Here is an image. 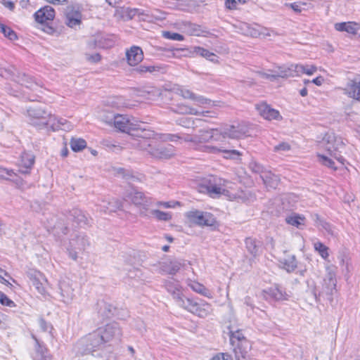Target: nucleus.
<instances>
[{
  "mask_svg": "<svg viewBox=\"0 0 360 360\" xmlns=\"http://www.w3.org/2000/svg\"><path fill=\"white\" fill-rule=\"evenodd\" d=\"M136 136L138 139H133L132 146L156 159H169L175 155L173 146H163L159 143V141H176L181 139L179 134H155L153 131L145 130L141 131V134H137Z\"/></svg>",
  "mask_w": 360,
  "mask_h": 360,
  "instance_id": "1",
  "label": "nucleus"
},
{
  "mask_svg": "<svg viewBox=\"0 0 360 360\" xmlns=\"http://www.w3.org/2000/svg\"><path fill=\"white\" fill-rule=\"evenodd\" d=\"M186 142H190L191 146L198 151L206 153L207 151L202 150L204 147H217V146L209 145L210 143L221 142V134L220 130L217 129H201L198 131V134L191 136L186 135L182 137Z\"/></svg>",
  "mask_w": 360,
  "mask_h": 360,
  "instance_id": "2",
  "label": "nucleus"
},
{
  "mask_svg": "<svg viewBox=\"0 0 360 360\" xmlns=\"http://www.w3.org/2000/svg\"><path fill=\"white\" fill-rule=\"evenodd\" d=\"M105 348L100 335L96 330L78 340L74 347V350L77 355L80 356L94 355V352Z\"/></svg>",
  "mask_w": 360,
  "mask_h": 360,
  "instance_id": "3",
  "label": "nucleus"
},
{
  "mask_svg": "<svg viewBox=\"0 0 360 360\" xmlns=\"http://www.w3.org/2000/svg\"><path fill=\"white\" fill-rule=\"evenodd\" d=\"M321 146L338 162L344 164L345 159L339 154L345 147L342 137L333 132H328L323 138Z\"/></svg>",
  "mask_w": 360,
  "mask_h": 360,
  "instance_id": "4",
  "label": "nucleus"
},
{
  "mask_svg": "<svg viewBox=\"0 0 360 360\" xmlns=\"http://www.w3.org/2000/svg\"><path fill=\"white\" fill-rule=\"evenodd\" d=\"M181 307L201 318L207 317L212 311L211 304L202 300L197 302L195 300L188 298L184 302L181 301Z\"/></svg>",
  "mask_w": 360,
  "mask_h": 360,
  "instance_id": "5",
  "label": "nucleus"
},
{
  "mask_svg": "<svg viewBox=\"0 0 360 360\" xmlns=\"http://www.w3.org/2000/svg\"><path fill=\"white\" fill-rule=\"evenodd\" d=\"M28 121L39 129L47 127L51 114L41 106L30 107L27 110Z\"/></svg>",
  "mask_w": 360,
  "mask_h": 360,
  "instance_id": "6",
  "label": "nucleus"
},
{
  "mask_svg": "<svg viewBox=\"0 0 360 360\" xmlns=\"http://www.w3.org/2000/svg\"><path fill=\"white\" fill-rule=\"evenodd\" d=\"M105 347L111 346L113 342L119 341L122 335L120 326L116 323L107 324L104 328L96 330Z\"/></svg>",
  "mask_w": 360,
  "mask_h": 360,
  "instance_id": "7",
  "label": "nucleus"
},
{
  "mask_svg": "<svg viewBox=\"0 0 360 360\" xmlns=\"http://www.w3.org/2000/svg\"><path fill=\"white\" fill-rule=\"evenodd\" d=\"M185 217L191 224L200 226H213L216 222V219L212 214L198 210H192L186 212Z\"/></svg>",
  "mask_w": 360,
  "mask_h": 360,
  "instance_id": "8",
  "label": "nucleus"
},
{
  "mask_svg": "<svg viewBox=\"0 0 360 360\" xmlns=\"http://www.w3.org/2000/svg\"><path fill=\"white\" fill-rule=\"evenodd\" d=\"M109 124H113L114 127L119 131L129 134L131 131H138L141 129L139 122L134 118L129 119L126 115H116L109 121Z\"/></svg>",
  "mask_w": 360,
  "mask_h": 360,
  "instance_id": "9",
  "label": "nucleus"
},
{
  "mask_svg": "<svg viewBox=\"0 0 360 360\" xmlns=\"http://www.w3.org/2000/svg\"><path fill=\"white\" fill-rule=\"evenodd\" d=\"M336 268L333 266L326 267V275L323 279L321 291L319 294L332 295L336 292Z\"/></svg>",
  "mask_w": 360,
  "mask_h": 360,
  "instance_id": "10",
  "label": "nucleus"
},
{
  "mask_svg": "<svg viewBox=\"0 0 360 360\" xmlns=\"http://www.w3.org/2000/svg\"><path fill=\"white\" fill-rule=\"evenodd\" d=\"M131 202L140 207V214L143 217H148V207L153 205L154 200L144 193L135 191L130 194Z\"/></svg>",
  "mask_w": 360,
  "mask_h": 360,
  "instance_id": "11",
  "label": "nucleus"
},
{
  "mask_svg": "<svg viewBox=\"0 0 360 360\" xmlns=\"http://www.w3.org/2000/svg\"><path fill=\"white\" fill-rule=\"evenodd\" d=\"M89 245L88 239L84 235H78L72 238L70 240V246L68 249L70 257L76 260L78 253L83 252Z\"/></svg>",
  "mask_w": 360,
  "mask_h": 360,
  "instance_id": "12",
  "label": "nucleus"
},
{
  "mask_svg": "<svg viewBox=\"0 0 360 360\" xmlns=\"http://www.w3.org/2000/svg\"><path fill=\"white\" fill-rule=\"evenodd\" d=\"M231 183L221 179H214V184L207 186V190L211 197H217L220 195L227 196L226 191L231 188Z\"/></svg>",
  "mask_w": 360,
  "mask_h": 360,
  "instance_id": "13",
  "label": "nucleus"
},
{
  "mask_svg": "<svg viewBox=\"0 0 360 360\" xmlns=\"http://www.w3.org/2000/svg\"><path fill=\"white\" fill-rule=\"evenodd\" d=\"M266 300L282 302L289 300L290 295L285 290L278 285H273L264 291Z\"/></svg>",
  "mask_w": 360,
  "mask_h": 360,
  "instance_id": "14",
  "label": "nucleus"
},
{
  "mask_svg": "<svg viewBox=\"0 0 360 360\" xmlns=\"http://www.w3.org/2000/svg\"><path fill=\"white\" fill-rule=\"evenodd\" d=\"M256 109L259 114L266 120H281L283 118L278 110L272 108L266 103L257 104Z\"/></svg>",
  "mask_w": 360,
  "mask_h": 360,
  "instance_id": "15",
  "label": "nucleus"
},
{
  "mask_svg": "<svg viewBox=\"0 0 360 360\" xmlns=\"http://www.w3.org/2000/svg\"><path fill=\"white\" fill-rule=\"evenodd\" d=\"M343 91L349 98L360 102V75L349 80Z\"/></svg>",
  "mask_w": 360,
  "mask_h": 360,
  "instance_id": "16",
  "label": "nucleus"
},
{
  "mask_svg": "<svg viewBox=\"0 0 360 360\" xmlns=\"http://www.w3.org/2000/svg\"><path fill=\"white\" fill-rule=\"evenodd\" d=\"M247 132L248 131L243 125L238 124L237 126H228L224 128L222 131H220V133L221 134V142L226 137L240 139L244 136Z\"/></svg>",
  "mask_w": 360,
  "mask_h": 360,
  "instance_id": "17",
  "label": "nucleus"
},
{
  "mask_svg": "<svg viewBox=\"0 0 360 360\" xmlns=\"http://www.w3.org/2000/svg\"><path fill=\"white\" fill-rule=\"evenodd\" d=\"M173 111L179 114H187L197 116L203 117H214V115H210L211 113L208 110H200L195 107L191 106L185 103H179L173 108Z\"/></svg>",
  "mask_w": 360,
  "mask_h": 360,
  "instance_id": "18",
  "label": "nucleus"
},
{
  "mask_svg": "<svg viewBox=\"0 0 360 360\" xmlns=\"http://www.w3.org/2000/svg\"><path fill=\"white\" fill-rule=\"evenodd\" d=\"M61 300L65 304H70L74 298V290L68 279H61L58 283Z\"/></svg>",
  "mask_w": 360,
  "mask_h": 360,
  "instance_id": "19",
  "label": "nucleus"
},
{
  "mask_svg": "<svg viewBox=\"0 0 360 360\" xmlns=\"http://www.w3.org/2000/svg\"><path fill=\"white\" fill-rule=\"evenodd\" d=\"M165 288L172 294L174 300L179 307H181V301L184 302V300L188 299V297L183 295L181 285L178 281H168L165 283Z\"/></svg>",
  "mask_w": 360,
  "mask_h": 360,
  "instance_id": "20",
  "label": "nucleus"
},
{
  "mask_svg": "<svg viewBox=\"0 0 360 360\" xmlns=\"http://www.w3.org/2000/svg\"><path fill=\"white\" fill-rule=\"evenodd\" d=\"M126 59L129 65L137 66L143 59V52L139 46H133L126 51Z\"/></svg>",
  "mask_w": 360,
  "mask_h": 360,
  "instance_id": "21",
  "label": "nucleus"
},
{
  "mask_svg": "<svg viewBox=\"0 0 360 360\" xmlns=\"http://www.w3.org/2000/svg\"><path fill=\"white\" fill-rule=\"evenodd\" d=\"M230 186L231 188H229V191H226V197L230 200H236L238 202H246L252 198L253 196L250 192L243 190L235 191L233 188L234 185L232 183H231Z\"/></svg>",
  "mask_w": 360,
  "mask_h": 360,
  "instance_id": "22",
  "label": "nucleus"
},
{
  "mask_svg": "<svg viewBox=\"0 0 360 360\" xmlns=\"http://www.w3.org/2000/svg\"><path fill=\"white\" fill-rule=\"evenodd\" d=\"M28 276L38 292L41 295H44L46 293L44 283L47 282L45 276L41 272L37 271H30L28 273Z\"/></svg>",
  "mask_w": 360,
  "mask_h": 360,
  "instance_id": "23",
  "label": "nucleus"
},
{
  "mask_svg": "<svg viewBox=\"0 0 360 360\" xmlns=\"http://www.w3.org/2000/svg\"><path fill=\"white\" fill-rule=\"evenodd\" d=\"M202 150L207 151V153L210 154H218L222 153L224 154V158L226 159L235 160L241 155V153L238 150H228L221 146H217V147H204L202 148Z\"/></svg>",
  "mask_w": 360,
  "mask_h": 360,
  "instance_id": "24",
  "label": "nucleus"
},
{
  "mask_svg": "<svg viewBox=\"0 0 360 360\" xmlns=\"http://www.w3.org/2000/svg\"><path fill=\"white\" fill-rule=\"evenodd\" d=\"M100 212L103 213L115 212L122 207V202L115 198L109 200H102L97 204Z\"/></svg>",
  "mask_w": 360,
  "mask_h": 360,
  "instance_id": "25",
  "label": "nucleus"
},
{
  "mask_svg": "<svg viewBox=\"0 0 360 360\" xmlns=\"http://www.w3.org/2000/svg\"><path fill=\"white\" fill-rule=\"evenodd\" d=\"M54 17L55 10L50 6H45L34 13L36 21L41 24L53 20Z\"/></svg>",
  "mask_w": 360,
  "mask_h": 360,
  "instance_id": "26",
  "label": "nucleus"
},
{
  "mask_svg": "<svg viewBox=\"0 0 360 360\" xmlns=\"http://www.w3.org/2000/svg\"><path fill=\"white\" fill-rule=\"evenodd\" d=\"M34 163V156L30 153L25 152L21 155L18 163L19 172L22 174H29Z\"/></svg>",
  "mask_w": 360,
  "mask_h": 360,
  "instance_id": "27",
  "label": "nucleus"
},
{
  "mask_svg": "<svg viewBox=\"0 0 360 360\" xmlns=\"http://www.w3.org/2000/svg\"><path fill=\"white\" fill-rule=\"evenodd\" d=\"M47 127L51 128L53 131L65 130L68 131L72 129V125L63 118H58L54 115H51Z\"/></svg>",
  "mask_w": 360,
  "mask_h": 360,
  "instance_id": "28",
  "label": "nucleus"
},
{
  "mask_svg": "<svg viewBox=\"0 0 360 360\" xmlns=\"http://www.w3.org/2000/svg\"><path fill=\"white\" fill-rule=\"evenodd\" d=\"M232 346L233 347L235 357L237 360L245 359L251 349V345L249 340H243V342Z\"/></svg>",
  "mask_w": 360,
  "mask_h": 360,
  "instance_id": "29",
  "label": "nucleus"
},
{
  "mask_svg": "<svg viewBox=\"0 0 360 360\" xmlns=\"http://www.w3.org/2000/svg\"><path fill=\"white\" fill-rule=\"evenodd\" d=\"M139 20L153 22L155 20H160L165 18V13L160 11L149 12L148 11L139 9Z\"/></svg>",
  "mask_w": 360,
  "mask_h": 360,
  "instance_id": "30",
  "label": "nucleus"
},
{
  "mask_svg": "<svg viewBox=\"0 0 360 360\" xmlns=\"http://www.w3.org/2000/svg\"><path fill=\"white\" fill-rule=\"evenodd\" d=\"M335 28L340 32L355 34L360 30V24L354 22H338L335 24Z\"/></svg>",
  "mask_w": 360,
  "mask_h": 360,
  "instance_id": "31",
  "label": "nucleus"
},
{
  "mask_svg": "<svg viewBox=\"0 0 360 360\" xmlns=\"http://www.w3.org/2000/svg\"><path fill=\"white\" fill-rule=\"evenodd\" d=\"M281 266L287 272L290 273L295 270L297 266L296 257L293 255H287L279 260Z\"/></svg>",
  "mask_w": 360,
  "mask_h": 360,
  "instance_id": "32",
  "label": "nucleus"
},
{
  "mask_svg": "<svg viewBox=\"0 0 360 360\" xmlns=\"http://www.w3.org/2000/svg\"><path fill=\"white\" fill-rule=\"evenodd\" d=\"M187 284L194 292L208 298L212 297V292L202 283L195 281L188 280Z\"/></svg>",
  "mask_w": 360,
  "mask_h": 360,
  "instance_id": "33",
  "label": "nucleus"
},
{
  "mask_svg": "<svg viewBox=\"0 0 360 360\" xmlns=\"http://www.w3.org/2000/svg\"><path fill=\"white\" fill-rule=\"evenodd\" d=\"M297 64H291L288 66H279L278 67V76L280 77H298V70Z\"/></svg>",
  "mask_w": 360,
  "mask_h": 360,
  "instance_id": "34",
  "label": "nucleus"
},
{
  "mask_svg": "<svg viewBox=\"0 0 360 360\" xmlns=\"http://www.w3.org/2000/svg\"><path fill=\"white\" fill-rule=\"evenodd\" d=\"M264 184L271 188H276L280 181L279 177L271 172H265L261 175Z\"/></svg>",
  "mask_w": 360,
  "mask_h": 360,
  "instance_id": "35",
  "label": "nucleus"
},
{
  "mask_svg": "<svg viewBox=\"0 0 360 360\" xmlns=\"http://www.w3.org/2000/svg\"><path fill=\"white\" fill-rule=\"evenodd\" d=\"M82 16L79 12H70L66 15V25L71 28H77L81 24Z\"/></svg>",
  "mask_w": 360,
  "mask_h": 360,
  "instance_id": "36",
  "label": "nucleus"
},
{
  "mask_svg": "<svg viewBox=\"0 0 360 360\" xmlns=\"http://www.w3.org/2000/svg\"><path fill=\"white\" fill-rule=\"evenodd\" d=\"M72 219L79 226L86 225L89 224V219L86 214L79 209H73L70 212Z\"/></svg>",
  "mask_w": 360,
  "mask_h": 360,
  "instance_id": "37",
  "label": "nucleus"
},
{
  "mask_svg": "<svg viewBox=\"0 0 360 360\" xmlns=\"http://www.w3.org/2000/svg\"><path fill=\"white\" fill-rule=\"evenodd\" d=\"M286 222L297 229H302L305 224V217L304 216L292 214L285 219Z\"/></svg>",
  "mask_w": 360,
  "mask_h": 360,
  "instance_id": "38",
  "label": "nucleus"
},
{
  "mask_svg": "<svg viewBox=\"0 0 360 360\" xmlns=\"http://www.w3.org/2000/svg\"><path fill=\"white\" fill-rule=\"evenodd\" d=\"M192 101H194V104L202 108H209L215 106V102L211 101L210 99L205 98L200 95L195 94L194 97L193 98Z\"/></svg>",
  "mask_w": 360,
  "mask_h": 360,
  "instance_id": "39",
  "label": "nucleus"
},
{
  "mask_svg": "<svg viewBox=\"0 0 360 360\" xmlns=\"http://www.w3.org/2000/svg\"><path fill=\"white\" fill-rule=\"evenodd\" d=\"M229 335L230 338V342L231 345H236V344H239L243 342V340H248L242 331L240 330H233L231 328H229Z\"/></svg>",
  "mask_w": 360,
  "mask_h": 360,
  "instance_id": "40",
  "label": "nucleus"
},
{
  "mask_svg": "<svg viewBox=\"0 0 360 360\" xmlns=\"http://www.w3.org/2000/svg\"><path fill=\"white\" fill-rule=\"evenodd\" d=\"M238 27L239 29V32L242 34H244L246 36L257 37L259 34V32L258 30L250 27V25H248V23H245V22H240Z\"/></svg>",
  "mask_w": 360,
  "mask_h": 360,
  "instance_id": "41",
  "label": "nucleus"
},
{
  "mask_svg": "<svg viewBox=\"0 0 360 360\" xmlns=\"http://www.w3.org/2000/svg\"><path fill=\"white\" fill-rule=\"evenodd\" d=\"M162 68L159 65H149L143 64L136 67L134 70L139 74H145L146 72L153 73L160 72Z\"/></svg>",
  "mask_w": 360,
  "mask_h": 360,
  "instance_id": "42",
  "label": "nucleus"
},
{
  "mask_svg": "<svg viewBox=\"0 0 360 360\" xmlns=\"http://www.w3.org/2000/svg\"><path fill=\"white\" fill-rule=\"evenodd\" d=\"M149 214L153 215L158 221H168L172 217L170 212H162L159 210H151L150 212L148 211V214Z\"/></svg>",
  "mask_w": 360,
  "mask_h": 360,
  "instance_id": "43",
  "label": "nucleus"
},
{
  "mask_svg": "<svg viewBox=\"0 0 360 360\" xmlns=\"http://www.w3.org/2000/svg\"><path fill=\"white\" fill-rule=\"evenodd\" d=\"M70 144L72 150L75 152L81 151L86 147V141L80 138H72Z\"/></svg>",
  "mask_w": 360,
  "mask_h": 360,
  "instance_id": "44",
  "label": "nucleus"
},
{
  "mask_svg": "<svg viewBox=\"0 0 360 360\" xmlns=\"http://www.w3.org/2000/svg\"><path fill=\"white\" fill-rule=\"evenodd\" d=\"M32 338H34V340H35V342H36V345H35L36 353H35V356L34 358V359L40 358V357L46 356V355H50L47 348L43 344L40 343V342L37 339V338L35 336L33 335Z\"/></svg>",
  "mask_w": 360,
  "mask_h": 360,
  "instance_id": "45",
  "label": "nucleus"
},
{
  "mask_svg": "<svg viewBox=\"0 0 360 360\" xmlns=\"http://www.w3.org/2000/svg\"><path fill=\"white\" fill-rule=\"evenodd\" d=\"M298 70V75L300 76L303 74L307 75H312L314 72H316L317 68L314 65H302V64H297Z\"/></svg>",
  "mask_w": 360,
  "mask_h": 360,
  "instance_id": "46",
  "label": "nucleus"
},
{
  "mask_svg": "<svg viewBox=\"0 0 360 360\" xmlns=\"http://www.w3.org/2000/svg\"><path fill=\"white\" fill-rule=\"evenodd\" d=\"M245 245L248 251L255 257L259 250V245L256 240L252 238H248L245 240Z\"/></svg>",
  "mask_w": 360,
  "mask_h": 360,
  "instance_id": "47",
  "label": "nucleus"
},
{
  "mask_svg": "<svg viewBox=\"0 0 360 360\" xmlns=\"http://www.w3.org/2000/svg\"><path fill=\"white\" fill-rule=\"evenodd\" d=\"M314 219H315V221H316V225L318 227L323 229L328 233H330L331 235L333 234V230H332V227H331L330 224H328V222H326L324 220L321 219L318 214H315L314 215Z\"/></svg>",
  "mask_w": 360,
  "mask_h": 360,
  "instance_id": "48",
  "label": "nucleus"
},
{
  "mask_svg": "<svg viewBox=\"0 0 360 360\" xmlns=\"http://www.w3.org/2000/svg\"><path fill=\"white\" fill-rule=\"evenodd\" d=\"M314 247L316 251H317L322 258L326 259L328 255V248L322 243L318 241L314 243Z\"/></svg>",
  "mask_w": 360,
  "mask_h": 360,
  "instance_id": "49",
  "label": "nucleus"
},
{
  "mask_svg": "<svg viewBox=\"0 0 360 360\" xmlns=\"http://www.w3.org/2000/svg\"><path fill=\"white\" fill-rule=\"evenodd\" d=\"M184 264V262L181 260L171 261L168 264L167 271L170 274H175Z\"/></svg>",
  "mask_w": 360,
  "mask_h": 360,
  "instance_id": "50",
  "label": "nucleus"
},
{
  "mask_svg": "<svg viewBox=\"0 0 360 360\" xmlns=\"http://www.w3.org/2000/svg\"><path fill=\"white\" fill-rule=\"evenodd\" d=\"M22 82L23 85L32 90L36 89L37 87L39 86V84L34 80V79L28 75H24L22 79Z\"/></svg>",
  "mask_w": 360,
  "mask_h": 360,
  "instance_id": "51",
  "label": "nucleus"
},
{
  "mask_svg": "<svg viewBox=\"0 0 360 360\" xmlns=\"http://www.w3.org/2000/svg\"><path fill=\"white\" fill-rule=\"evenodd\" d=\"M162 35L164 38L170 40L179 41L184 40V37L182 34L169 31H163Z\"/></svg>",
  "mask_w": 360,
  "mask_h": 360,
  "instance_id": "52",
  "label": "nucleus"
},
{
  "mask_svg": "<svg viewBox=\"0 0 360 360\" xmlns=\"http://www.w3.org/2000/svg\"><path fill=\"white\" fill-rule=\"evenodd\" d=\"M258 74L260 76V77H262L263 79H269L270 81H274L278 77H280L278 76V69L274 70H269L268 72H259Z\"/></svg>",
  "mask_w": 360,
  "mask_h": 360,
  "instance_id": "53",
  "label": "nucleus"
},
{
  "mask_svg": "<svg viewBox=\"0 0 360 360\" xmlns=\"http://www.w3.org/2000/svg\"><path fill=\"white\" fill-rule=\"evenodd\" d=\"M56 220H57L56 217L54 216H52L50 218V219H46V220L44 221V224L48 231L60 228L59 226L56 224Z\"/></svg>",
  "mask_w": 360,
  "mask_h": 360,
  "instance_id": "54",
  "label": "nucleus"
},
{
  "mask_svg": "<svg viewBox=\"0 0 360 360\" xmlns=\"http://www.w3.org/2000/svg\"><path fill=\"white\" fill-rule=\"evenodd\" d=\"M318 158H319V162L322 165L327 166L328 167L331 168L334 170H335L337 169L335 167V162L330 158H328L327 156L319 154Z\"/></svg>",
  "mask_w": 360,
  "mask_h": 360,
  "instance_id": "55",
  "label": "nucleus"
},
{
  "mask_svg": "<svg viewBox=\"0 0 360 360\" xmlns=\"http://www.w3.org/2000/svg\"><path fill=\"white\" fill-rule=\"evenodd\" d=\"M0 32L4 34V35L8 38L11 40H14L17 38L16 34L15 32L9 27L6 25H4L1 27V29L0 30Z\"/></svg>",
  "mask_w": 360,
  "mask_h": 360,
  "instance_id": "56",
  "label": "nucleus"
},
{
  "mask_svg": "<svg viewBox=\"0 0 360 360\" xmlns=\"http://www.w3.org/2000/svg\"><path fill=\"white\" fill-rule=\"evenodd\" d=\"M176 94L185 99H190V100H192L193 98L194 97V95L195 94L193 92H192L191 91H190L187 89L183 88V87L177 89Z\"/></svg>",
  "mask_w": 360,
  "mask_h": 360,
  "instance_id": "57",
  "label": "nucleus"
},
{
  "mask_svg": "<svg viewBox=\"0 0 360 360\" xmlns=\"http://www.w3.org/2000/svg\"><path fill=\"white\" fill-rule=\"evenodd\" d=\"M193 49H194L193 50L194 53H195L196 55L200 56L203 58H205L206 59H207V58H209V56H212V53L204 48H202L200 46H195L193 48Z\"/></svg>",
  "mask_w": 360,
  "mask_h": 360,
  "instance_id": "58",
  "label": "nucleus"
},
{
  "mask_svg": "<svg viewBox=\"0 0 360 360\" xmlns=\"http://www.w3.org/2000/svg\"><path fill=\"white\" fill-rule=\"evenodd\" d=\"M0 303L6 307H15V304L13 301L9 299L7 295L0 291Z\"/></svg>",
  "mask_w": 360,
  "mask_h": 360,
  "instance_id": "59",
  "label": "nucleus"
},
{
  "mask_svg": "<svg viewBox=\"0 0 360 360\" xmlns=\"http://www.w3.org/2000/svg\"><path fill=\"white\" fill-rule=\"evenodd\" d=\"M250 169L255 173L262 174L264 172V167L256 161H251L249 165Z\"/></svg>",
  "mask_w": 360,
  "mask_h": 360,
  "instance_id": "60",
  "label": "nucleus"
},
{
  "mask_svg": "<svg viewBox=\"0 0 360 360\" xmlns=\"http://www.w3.org/2000/svg\"><path fill=\"white\" fill-rule=\"evenodd\" d=\"M15 172L13 169H8L0 167V178L8 179V177L13 176Z\"/></svg>",
  "mask_w": 360,
  "mask_h": 360,
  "instance_id": "61",
  "label": "nucleus"
},
{
  "mask_svg": "<svg viewBox=\"0 0 360 360\" xmlns=\"http://www.w3.org/2000/svg\"><path fill=\"white\" fill-rule=\"evenodd\" d=\"M38 322L41 329L43 331L46 332L52 329L51 325L46 322L43 318L39 319Z\"/></svg>",
  "mask_w": 360,
  "mask_h": 360,
  "instance_id": "62",
  "label": "nucleus"
},
{
  "mask_svg": "<svg viewBox=\"0 0 360 360\" xmlns=\"http://www.w3.org/2000/svg\"><path fill=\"white\" fill-rule=\"evenodd\" d=\"M139 8H127L124 11V13L127 14L129 18L132 19L135 17H139Z\"/></svg>",
  "mask_w": 360,
  "mask_h": 360,
  "instance_id": "63",
  "label": "nucleus"
},
{
  "mask_svg": "<svg viewBox=\"0 0 360 360\" xmlns=\"http://www.w3.org/2000/svg\"><path fill=\"white\" fill-rule=\"evenodd\" d=\"M212 360H232V357L227 353H219L214 356Z\"/></svg>",
  "mask_w": 360,
  "mask_h": 360,
  "instance_id": "64",
  "label": "nucleus"
}]
</instances>
